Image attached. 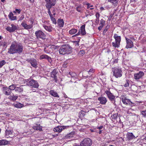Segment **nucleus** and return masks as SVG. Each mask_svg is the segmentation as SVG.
Listing matches in <instances>:
<instances>
[{"label": "nucleus", "instance_id": "nucleus-1", "mask_svg": "<svg viewBox=\"0 0 146 146\" xmlns=\"http://www.w3.org/2000/svg\"><path fill=\"white\" fill-rule=\"evenodd\" d=\"M23 50V46L21 44L14 41L12 42L10 48L8 49L7 53L12 54L16 53L20 54Z\"/></svg>", "mask_w": 146, "mask_h": 146}, {"label": "nucleus", "instance_id": "nucleus-2", "mask_svg": "<svg viewBox=\"0 0 146 146\" xmlns=\"http://www.w3.org/2000/svg\"><path fill=\"white\" fill-rule=\"evenodd\" d=\"M59 53L62 54H69L72 52V48L69 45H65L60 47L59 50Z\"/></svg>", "mask_w": 146, "mask_h": 146}, {"label": "nucleus", "instance_id": "nucleus-3", "mask_svg": "<svg viewBox=\"0 0 146 146\" xmlns=\"http://www.w3.org/2000/svg\"><path fill=\"white\" fill-rule=\"evenodd\" d=\"M24 82L27 85L33 88H38L39 86L37 81L33 79H25L24 80Z\"/></svg>", "mask_w": 146, "mask_h": 146}, {"label": "nucleus", "instance_id": "nucleus-4", "mask_svg": "<svg viewBox=\"0 0 146 146\" xmlns=\"http://www.w3.org/2000/svg\"><path fill=\"white\" fill-rule=\"evenodd\" d=\"M113 37L115 40V42H112V44L113 46L115 48H117L119 46L120 43L121 41V37L118 36L117 34H115L114 35Z\"/></svg>", "mask_w": 146, "mask_h": 146}, {"label": "nucleus", "instance_id": "nucleus-5", "mask_svg": "<svg viewBox=\"0 0 146 146\" xmlns=\"http://www.w3.org/2000/svg\"><path fill=\"white\" fill-rule=\"evenodd\" d=\"M113 75L116 78H118L121 76L122 75V71L121 68L119 67L114 68H112Z\"/></svg>", "mask_w": 146, "mask_h": 146}, {"label": "nucleus", "instance_id": "nucleus-6", "mask_svg": "<svg viewBox=\"0 0 146 146\" xmlns=\"http://www.w3.org/2000/svg\"><path fill=\"white\" fill-rule=\"evenodd\" d=\"M35 34L37 38L38 39L45 40L46 38V35L41 31L39 30L35 32Z\"/></svg>", "mask_w": 146, "mask_h": 146}, {"label": "nucleus", "instance_id": "nucleus-7", "mask_svg": "<svg viewBox=\"0 0 146 146\" xmlns=\"http://www.w3.org/2000/svg\"><path fill=\"white\" fill-rule=\"evenodd\" d=\"M92 144V141L89 138H85L80 142L81 146H90Z\"/></svg>", "mask_w": 146, "mask_h": 146}, {"label": "nucleus", "instance_id": "nucleus-8", "mask_svg": "<svg viewBox=\"0 0 146 146\" xmlns=\"http://www.w3.org/2000/svg\"><path fill=\"white\" fill-rule=\"evenodd\" d=\"M105 92L111 101L115 105V96L109 90H106Z\"/></svg>", "mask_w": 146, "mask_h": 146}, {"label": "nucleus", "instance_id": "nucleus-9", "mask_svg": "<svg viewBox=\"0 0 146 146\" xmlns=\"http://www.w3.org/2000/svg\"><path fill=\"white\" fill-rule=\"evenodd\" d=\"M46 2L45 6H54L56 3L57 0H44Z\"/></svg>", "mask_w": 146, "mask_h": 146}, {"label": "nucleus", "instance_id": "nucleus-10", "mask_svg": "<svg viewBox=\"0 0 146 146\" xmlns=\"http://www.w3.org/2000/svg\"><path fill=\"white\" fill-rule=\"evenodd\" d=\"M58 73V71L56 69H54L51 73V76L54 78V80L55 82H57V81L56 75Z\"/></svg>", "mask_w": 146, "mask_h": 146}, {"label": "nucleus", "instance_id": "nucleus-11", "mask_svg": "<svg viewBox=\"0 0 146 146\" xmlns=\"http://www.w3.org/2000/svg\"><path fill=\"white\" fill-rule=\"evenodd\" d=\"M125 39L127 44L126 48H132L133 46V43L132 40L126 37H125Z\"/></svg>", "mask_w": 146, "mask_h": 146}, {"label": "nucleus", "instance_id": "nucleus-12", "mask_svg": "<svg viewBox=\"0 0 146 146\" xmlns=\"http://www.w3.org/2000/svg\"><path fill=\"white\" fill-rule=\"evenodd\" d=\"M111 117L112 118V120L114 121L113 120H115L116 119V121L121 123V121L120 119L119 116L118 115L117 113H115L113 115L111 116Z\"/></svg>", "mask_w": 146, "mask_h": 146}, {"label": "nucleus", "instance_id": "nucleus-13", "mask_svg": "<svg viewBox=\"0 0 146 146\" xmlns=\"http://www.w3.org/2000/svg\"><path fill=\"white\" fill-rule=\"evenodd\" d=\"M11 27H8L6 29V30L9 32H13L17 29V27L13 24L11 25Z\"/></svg>", "mask_w": 146, "mask_h": 146}, {"label": "nucleus", "instance_id": "nucleus-14", "mask_svg": "<svg viewBox=\"0 0 146 146\" xmlns=\"http://www.w3.org/2000/svg\"><path fill=\"white\" fill-rule=\"evenodd\" d=\"M29 62L33 67L35 68L36 67L37 63L36 59L34 58L31 59L29 60Z\"/></svg>", "mask_w": 146, "mask_h": 146}, {"label": "nucleus", "instance_id": "nucleus-15", "mask_svg": "<svg viewBox=\"0 0 146 146\" xmlns=\"http://www.w3.org/2000/svg\"><path fill=\"white\" fill-rule=\"evenodd\" d=\"M144 75V73L143 72L140 71L137 74H134V78L135 79H138L141 78Z\"/></svg>", "mask_w": 146, "mask_h": 146}, {"label": "nucleus", "instance_id": "nucleus-16", "mask_svg": "<svg viewBox=\"0 0 146 146\" xmlns=\"http://www.w3.org/2000/svg\"><path fill=\"white\" fill-rule=\"evenodd\" d=\"M98 100L100 101V103L104 105L107 102V100L105 97H99L98 98Z\"/></svg>", "mask_w": 146, "mask_h": 146}, {"label": "nucleus", "instance_id": "nucleus-17", "mask_svg": "<svg viewBox=\"0 0 146 146\" xmlns=\"http://www.w3.org/2000/svg\"><path fill=\"white\" fill-rule=\"evenodd\" d=\"M122 101L123 103L125 104L131 105L132 104V102L129 99H127L125 98L122 99Z\"/></svg>", "mask_w": 146, "mask_h": 146}, {"label": "nucleus", "instance_id": "nucleus-18", "mask_svg": "<svg viewBox=\"0 0 146 146\" xmlns=\"http://www.w3.org/2000/svg\"><path fill=\"white\" fill-rule=\"evenodd\" d=\"M21 25L25 29H31L32 27V25H27L25 22H22Z\"/></svg>", "mask_w": 146, "mask_h": 146}, {"label": "nucleus", "instance_id": "nucleus-19", "mask_svg": "<svg viewBox=\"0 0 146 146\" xmlns=\"http://www.w3.org/2000/svg\"><path fill=\"white\" fill-rule=\"evenodd\" d=\"M127 139L128 140L133 139L135 138L133 133H128L127 134Z\"/></svg>", "mask_w": 146, "mask_h": 146}, {"label": "nucleus", "instance_id": "nucleus-20", "mask_svg": "<svg viewBox=\"0 0 146 146\" xmlns=\"http://www.w3.org/2000/svg\"><path fill=\"white\" fill-rule=\"evenodd\" d=\"M3 92L4 94L7 95H9L11 94V91L9 88L7 87H3Z\"/></svg>", "mask_w": 146, "mask_h": 146}, {"label": "nucleus", "instance_id": "nucleus-21", "mask_svg": "<svg viewBox=\"0 0 146 146\" xmlns=\"http://www.w3.org/2000/svg\"><path fill=\"white\" fill-rule=\"evenodd\" d=\"M8 17L9 19L11 20H15L17 19V17L14 16L12 12H10L8 15Z\"/></svg>", "mask_w": 146, "mask_h": 146}, {"label": "nucleus", "instance_id": "nucleus-22", "mask_svg": "<svg viewBox=\"0 0 146 146\" xmlns=\"http://www.w3.org/2000/svg\"><path fill=\"white\" fill-rule=\"evenodd\" d=\"M62 128L63 127H62V126H58L54 128L53 129V130L55 132L60 133L62 131V130H63Z\"/></svg>", "mask_w": 146, "mask_h": 146}, {"label": "nucleus", "instance_id": "nucleus-23", "mask_svg": "<svg viewBox=\"0 0 146 146\" xmlns=\"http://www.w3.org/2000/svg\"><path fill=\"white\" fill-rule=\"evenodd\" d=\"M85 24L83 25L80 27V32L82 35H84L86 34L85 30Z\"/></svg>", "mask_w": 146, "mask_h": 146}, {"label": "nucleus", "instance_id": "nucleus-24", "mask_svg": "<svg viewBox=\"0 0 146 146\" xmlns=\"http://www.w3.org/2000/svg\"><path fill=\"white\" fill-rule=\"evenodd\" d=\"M57 24L60 27H63L64 24L63 19H58L57 21Z\"/></svg>", "mask_w": 146, "mask_h": 146}, {"label": "nucleus", "instance_id": "nucleus-25", "mask_svg": "<svg viewBox=\"0 0 146 146\" xmlns=\"http://www.w3.org/2000/svg\"><path fill=\"white\" fill-rule=\"evenodd\" d=\"M47 48L50 50H51V52H53V50H54L56 48V46L55 45H49L47 46Z\"/></svg>", "mask_w": 146, "mask_h": 146}, {"label": "nucleus", "instance_id": "nucleus-26", "mask_svg": "<svg viewBox=\"0 0 146 146\" xmlns=\"http://www.w3.org/2000/svg\"><path fill=\"white\" fill-rule=\"evenodd\" d=\"M12 133L11 130H6L5 131L6 137L7 138L11 137L10 136L12 134Z\"/></svg>", "mask_w": 146, "mask_h": 146}, {"label": "nucleus", "instance_id": "nucleus-27", "mask_svg": "<svg viewBox=\"0 0 146 146\" xmlns=\"http://www.w3.org/2000/svg\"><path fill=\"white\" fill-rule=\"evenodd\" d=\"M23 86V85L20 86V87H17L15 88V91L16 92H22L23 91V88L22 87Z\"/></svg>", "mask_w": 146, "mask_h": 146}, {"label": "nucleus", "instance_id": "nucleus-28", "mask_svg": "<svg viewBox=\"0 0 146 146\" xmlns=\"http://www.w3.org/2000/svg\"><path fill=\"white\" fill-rule=\"evenodd\" d=\"M67 76L68 77H71L72 78L76 77V74L74 72H70L67 74Z\"/></svg>", "mask_w": 146, "mask_h": 146}, {"label": "nucleus", "instance_id": "nucleus-29", "mask_svg": "<svg viewBox=\"0 0 146 146\" xmlns=\"http://www.w3.org/2000/svg\"><path fill=\"white\" fill-rule=\"evenodd\" d=\"M50 94L52 96L55 97H59V96L57 93L54 90H51L50 91Z\"/></svg>", "mask_w": 146, "mask_h": 146}, {"label": "nucleus", "instance_id": "nucleus-30", "mask_svg": "<svg viewBox=\"0 0 146 146\" xmlns=\"http://www.w3.org/2000/svg\"><path fill=\"white\" fill-rule=\"evenodd\" d=\"M8 143V141L5 140H0V146L7 145Z\"/></svg>", "mask_w": 146, "mask_h": 146}, {"label": "nucleus", "instance_id": "nucleus-31", "mask_svg": "<svg viewBox=\"0 0 146 146\" xmlns=\"http://www.w3.org/2000/svg\"><path fill=\"white\" fill-rule=\"evenodd\" d=\"M75 134V132H72L66 135V137L68 138H70L73 137Z\"/></svg>", "mask_w": 146, "mask_h": 146}, {"label": "nucleus", "instance_id": "nucleus-32", "mask_svg": "<svg viewBox=\"0 0 146 146\" xmlns=\"http://www.w3.org/2000/svg\"><path fill=\"white\" fill-rule=\"evenodd\" d=\"M13 106L17 108H21L23 107V105L19 103H17L16 104H14Z\"/></svg>", "mask_w": 146, "mask_h": 146}, {"label": "nucleus", "instance_id": "nucleus-33", "mask_svg": "<svg viewBox=\"0 0 146 146\" xmlns=\"http://www.w3.org/2000/svg\"><path fill=\"white\" fill-rule=\"evenodd\" d=\"M77 31V29H72L69 31V33L71 35H73L76 33Z\"/></svg>", "mask_w": 146, "mask_h": 146}, {"label": "nucleus", "instance_id": "nucleus-34", "mask_svg": "<svg viewBox=\"0 0 146 146\" xmlns=\"http://www.w3.org/2000/svg\"><path fill=\"white\" fill-rule=\"evenodd\" d=\"M9 98L10 100H11L13 101H15L18 98V97L17 96L13 95V96H10Z\"/></svg>", "mask_w": 146, "mask_h": 146}, {"label": "nucleus", "instance_id": "nucleus-35", "mask_svg": "<svg viewBox=\"0 0 146 146\" xmlns=\"http://www.w3.org/2000/svg\"><path fill=\"white\" fill-rule=\"evenodd\" d=\"M46 8L48 9V13L50 17L53 16L52 14H51L50 9L52 7L47 6H46Z\"/></svg>", "mask_w": 146, "mask_h": 146}, {"label": "nucleus", "instance_id": "nucleus-36", "mask_svg": "<svg viewBox=\"0 0 146 146\" xmlns=\"http://www.w3.org/2000/svg\"><path fill=\"white\" fill-rule=\"evenodd\" d=\"M44 51L46 53H49L51 52L52 50L48 49L47 46L46 45V47H45L44 49Z\"/></svg>", "mask_w": 146, "mask_h": 146}, {"label": "nucleus", "instance_id": "nucleus-37", "mask_svg": "<svg viewBox=\"0 0 146 146\" xmlns=\"http://www.w3.org/2000/svg\"><path fill=\"white\" fill-rule=\"evenodd\" d=\"M33 128L34 129L36 130H39L40 131H42V128L40 126H38L37 125L35 126H34Z\"/></svg>", "mask_w": 146, "mask_h": 146}, {"label": "nucleus", "instance_id": "nucleus-38", "mask_svg": "<svg viewBox=\"0 0 146 146\" xmlns=\"http://www.w3.org/2000/svg\"><path fill=\"white\" fill-rule=\"evenodd\" d=\"M43 27L46 31L49 32H50L52 31V30L51 29V27H48V26L46 25H44L43 26Z\"/></svg>", "mask_w": 146, "mask_h": 146}, {"label": "nucleus", "instance_id": "nucleus-39", "mask_svg": "<svg viewBox=\"0 0 146 146\" xmlns=\"http://www.w3.org/2000/svg\"><path fill=\"white\" fill-rule=\"evenodd\" d=\"M16 88V86H15V85L14 84L12 85L9 86V88L11 92V90H15Z\"/></svg>", "mask_w": 146, "mask_h": 146}, {"label": "nucleus", "instance_id": "nucleus-40", "mask_svg": "<svg viewBox=\"0 0 146 146\" xmlns=\"http://www.w3.org/2000/svg\"><path fill=\"white\" fill-rule=\"evenodd\" d=\"M48 56L46 54H43L41 55L40 57V60L45 59H46L47 57Z\"/></svg>", "mask_w": 146, "mask_h": 146}, {"label": "nucleus", "instance_id": "nucleus-41", "mask_svg": "<svg viewBox=\"0 0 146 146\" xmlns=\"http://www.w3.org/2000/svg\"><path fill=\"white\" fill-rule=\"evenodd\" d=\"M85 111L83 110H81L79 113V114L80 116L82 117H84L85 115Z\"/></svg>", "mask_w": 146, "mask_h": 146}, {"label": "nucleus", "instance_id": "nucleus-42", "mask_svg": "<svg viewBox=\"0 0 146 146\" xmlns=\"http://www.w3.org/2000/svg\"><path fill=\"white\" fill-rule=\"evenodd\" d=\"M6 63V62L4 60H2L0 61V68H1Z\"/></svg>", "mask_w": 146, "mask_h": 146}, {"label": "nucleus", "instance_id": "nucleus-43", "mask_svg": "<svg viewBox=\"0 0 146 146\" xmlns=\"http://www.w3.org/2000/svg\"><path fill=\"white\" fill-rule=\"evenodd\" d=\"M129 80H126L125 82V84L123 85L125 87L129 86Z\"/></svg>", "mask_w": 146, "mask_h": 146}, {"label": "nucleus", "instance_id": "nucleus-44", "mask_svg": "<svg viewBox=\"0 0 146 146\" xmlns=\"http://www.w3.org/2000/svg\"><path fill=\"white\" fill-rule=\"evenodd\" d=\"M76 9L77 11L79 12H81L82 11V8L81 5H79L76 7Z\"/></svg>", "mask_w": 146, "mask_h": 146}, {"label": "nucleus", "instance_id": "nucleus-45", "mask_svg": "<svg viewBox=\"0 0 146 146\" xmlns=\"http://www.w3.org/2000/svg\"><path fill=\"white\" fill-rule=\"evenodd\" d=\"M53 23L56 24V22L55 19L53 17V16L50 17Z\"/></svg>", "mask_w": 146, "mask_h": 146}, {"label": "nucleus", "instance_id": "nucleus-46", "mask_svg": "<svg viewBox=\"0 0 146 146\" xmlns=\"http://www.w3.org/2000/svg\"><path fill=\"white\" fill-rule=\"evenodd\" d=\"M109 27V26H106V27L105 28V29H104L103 32V34L104 35H105V34L106 33V31L108 29Z\"/></svg>", "mask_w": 146, "mask_h": 146}, {"label": "nucleus", "instance_id": "nucleus-47", "mask_svg": "<svg viewBox=\"0 0 146 146\" xmlns=\"http://www.w3.org/2000/svg\"><path fill=\"white\" fill-rule=\"evenodd\" d=\"M105 23V22L104 20H103L102 19H101L100 20V24L101 25H102L104 27V24Z\"/></svg>", "mask_w": 146, "mask_h": 146}, {"label": "nucleus", "instance_id": "nucleus-48", "mask_svg": "<svg viewBox=\"0 0 146 146\" xmlns=\"http://www.w3.org/2000/svg\"><path fill=\"white\" fill-rule=\"evenodd\" d=\"M141 114L143 115L144 117H146V111L143 110L141 111Z\"/></svg>", "mask_w": 146, "mask_h": 146}, {"label": "nucleus", "instance_id": "nucleus-49", "mask_svg": "<svg viewBox=\"0 0 146 146\" xmlns=\"http://www.w3.org/2000/svg\"><path fill=\"white\" fill-rule=\"evenodd\" d=\"M85 53V51L83 50H82L80 51L79 52V54L80 55H81L82 56Z\"/></svg>", "mask_w": 146, "mask_h": 146}, {"label": "nucleus", "instance_id": "nucleus-50", "mask_svg": "<svg viewBox=\"0 0 146 146\" xmlns=\"http://www.w3.org/2000/svg\"><path fill=\"white\" fill-rule=\"evenodd\" d=\"M80 40V39H79V40L77 41H74V43L75 44L76 46H79V42Z\"/></svg>", "mask_w": 146, "mask_h": 146}, {"label": "nucleus", "instance_id": "nucleus-51", "mask_svg": "<svg viewBox=\"0 0 146 146\" xmlns=\"http://www.w3.org/2000/svg\"><path fill=\"white\" fill-rule=\"evenodd\" d=\"M46 59L48 61V62L51 63L52 62V60L51 57L49 56H48L47 57Z\"/></svg>", "mask_w": 146, "mask_h": 146}, {"label": "nucleus", "instance_id": "nucleus-52", "mask_svg": "<svg viewBox=\"0 0 146 146\" xmlns=\"http://www.w3.org/2000/svg\"><path fill=\"white\" fill-rule=\"evenodd\" d=\"M96 16L97 19H99V17H100V14L98 13H96Z\"/></svg>", "mask_w": 146, "mask_h": 146}, {"label": "nucleus", "instance_id": "nucleus-53", "mask_svg": "<svg viewBox=\"0 0 146 146\" xmlns=\"http://www.w3.org/2000/svg\"><path fill=\"white\" fill-rule=\"evenodd\" d=\"M67 62H64V64H63V66L64 68H66L67 67Z\"/></svg>", "mask_w": 146, "mask_h": 146}, {"label": "nucleus", "instance_id": "nucleus-54", "mask_svg": "<svg viewBox=\"0 0 146 146\" xmlns=\"http://www.w3.org/2000/svg\"><path fill=\"white\" fill-rule=\"evenodd\" d=\"M16 9V13H17L19 14H20V13L21 12V9Z\"/></svg>", "mask_w": 146, "mask_h": 146}, {"label": "nucleus", "instance_id": "nucleus-55", "mask_svg": "<svg viewBox=\"0 0 146 146\" xmlns=\"http://www.w3.org/2000/svg\"><path fill=\"white\" fill-rule=\"evenodd\" d=\"M52 10V13L53 14V15L55 16V15H56L55 9H53Z\"/></svg>", "mask_w": 146, "mask_h": 146}, {"label": "nucleus", "instance_id": "nucleus-56", "mask_svg": "<svg viewBox=\"0 0 146 146\" xmlns=\"http://www.w3.org/2000/svg\"><path fill=\"white\" fill-rule=\"evenodd\" d=\"M3 46L5 47V48L7 47V43L6 42H4L3 43Z\"/></svg>", "mask_w": 146, "mask_h": 146}, {"label": "nucleus", "instance_id": "nucleus-57", "mask_svg": "<svg viewBox=\"0 0 146 146\" xmlns=\"http://www.w3.org/2000/svg\"><path fill=\"white\" fill-rule=\"evenodd\" d=\"M86 5H87V8L88 9L90 7H93V5H92L91 6H90V4L89 3H87Z\"/></svg>", "mask_w": 146, "mask_h": 146}, {"label": "nucleus", "instance_id": "nucleus-58", "mask_svg": "<svg viewBox=\"0 0 146 146\" xmlns=\"http://www.w3.org/2000/svg\"><path fill=\"white\" fill-rule=\"evenodd\" d=\"M108 1L111 3H113V2H115L116 0H108Z\"/></svg>", "mask_w": 146, "mask_h": 146}, {"label": "nucleus", "instance_id": "nucleus-59", "mask_svg": "<svg viewBox=\"0 0 146 146\" xmlns=\"http://www.w3.org/2000/svg\"><path fill=\"white\" fill-rule=\"evenodd\" d=\"M103 27V26H102V25H101L98 27V29L99 30V31H100L102 29V28Z\"/></svg>", "mask_w": 146, "mask_h": 146}, {"label": "nucleus", "instance_id": "nucleus-60", "mask_svg": "<svg viewBox=\"0 0 146 146\" xmlns=\"http://www.w3.org/2000/svg\"><path fill=\"white\" fill-rule=\"evenodd\" d=\"M99 19H96V20L95 21V23L96 24H98L99 22Z\"/></svg>", "mask_w": 146, "mask_h": 146}, {"label": "nucleus", "instance_id": "nucleus-61", "mask_svg": "<svg viewBox=\"0 0 146 146\" xmlns=\"http://www.w3.org/2000/svg\"><path fill=\"white\" fill-rule=\"evenodd\" d=\"M62 126L63 127V128H62L63 129H64L66 128H67L68 127H69V126Z\"/></svg>", "mask_w": 146, "mask_h": 146}, {"label": "nucleus", "instance_id": "nucleus-62", "mask_svg": "<svg viewBox=\"0 0 146 146\" xmlns=\"http://www.w3.org/2000/svg\"><path fill=\"white\" fill-rule=\"evenodd\" d=\"M24 15H22V16L20 17V19H19V20H23V18H24Z\"/></svg>", "mask_w": 146, "mask_h": 146}, {"label": "nucleus", "instance_id": "nucleus-63", "mask_svg": "<svg viewBox=\"0 0 146 146\" xmlns=\"http://www.w3.org/2000/svg\"><path fill=\"white\" fill-rule=\"evenodd\" d=\"M103 126H100V127H97V128L99 129H102V128L103 127Z\"/></svg>", "mask_w": 146, "mask_h": 146}, {"label": "nucleus", "instance_id": "nucleus-64", "mask_svg": "<svg viewBox=\"0 0 146 146\" xmlns=\"http://www.w3.org/2000/svg\"><path fill=\"white\" fill-rule=\"evenodd\" d=\"M93 70L92 69H90L88 71V72H93Z\"/></svg>", "mask_w": 146, "mask_h": 146}]
</instances>
